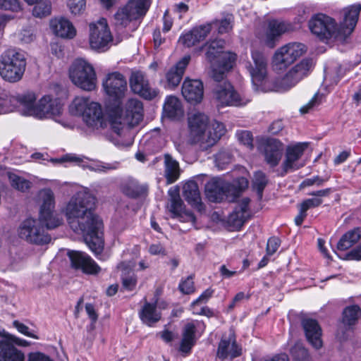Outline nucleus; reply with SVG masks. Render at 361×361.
Masks as SVG:
<instances>
[{
    "label": "nucleus",
    "instance_id": "nucleus-1",
    "mask_svg": "<svg viewBox=\"0 0 361 361\" xmlns=\"http://www.w3.org/2000/svg\"><path fill=\"white\" fill-rule=\"evenodd\" d=\"M96 199L84 188H80L62 209L71 228L81 234L89 248H103L102 221L93 209Z\"/></svg>",
    "mask_w": 361,
    "mask_h": 361
},
{
    "label": "nucleus",
    "instance_id": "nucleus-2",
    "mask_svg": "<svg viewBox=\"0 0 361 361\" xmlns=\"http://www.w3.org/2000/svg\"><path fill=\"white\" fill-rule=\"evenodd\" d=\"M361 6L353 5L345 11L343 22L338 26L336 20L326 15L319 13L311 18L308 25L312 34L321 40L331 38L345 39L353 31L357 20Z\"/></svg>",
    "mask_w": 361,
    "mask_h": 361
},
{
    "label": "nucleus",
    "instance_id": "nucleus-3",
    "mask_svg": "<svg viewBox=\"0 0 361 361\" xmlns=\"http://www.w3.org/2000/svg\"><path fill=\"white\" fill-rule=\"evenodd\" d=\"M188 143L197 145L202 150L214 145L226 131L224 123L214 121L209 124L208 116L200 112L188 116Z\"/></svg>",
    "mask_w": 361,
    "mask_h": 361
},
{
    "label": "nucleus",
    "instance_id": "nucleus-4",
    "mask_svg": "<svg viewBox=\"0 0 361 361\" xmlns=\"http://www.w3.org/2000/svg\"><path fill=\"white\" fill-rule=\"evenodd\" d=\"M63 222V218L54 209L39 213L38 219L28 218L20 224L18 235L20 238L37 245H47L51 240V238L45 232L42 226L47 229H54Z\"/></svg>",
    "mask_w": 361,
    "mask_h": 361
},
{
    "label": "nucleus",
    "instance_id": "nucleus-5",
    "mask_svg": "<svg viewBox=\"0 0 361 361\" xmlns=\"http://www.w3.org/2000/svg\"><path fill=\"white\" fill-rule=\"evenodd\" d=\"M69 111L71 114L81 117L82 122L91 131L103 129L107 126L108 120L102 106L89 97H75L70 104Z\"/></svg>",
    "mask_w": 361,
    "mask_h": 361
},
{
    "label": "nucleus",
    "instance_id": "nucleus-6",
    "mask_svg": "<svg viewBox=\"0 0 361 361\" xmlns=\"http://www.w3.org/2000/svg\"><path fill=\"white\" fill-rule=\"evenodd\" d=\"M225 41L213 40L205 44L207 60L210 63L212 78L216 81L224 79L225 73L230 71L236 60L234 53L224 51Z\"/></svg>",
    "mask_w": 361,
    "mask_h": 361
},
{
    "label": "nucleus",
    "instance_id": "nucleus-7",
    "mask_svg": "<svg viewBox=\"0 0 361 361\" xmlns=\"http://www.w3.org/2000/svg\"><path fill=\"white\" fill-rule=\"evenodd\" d=\"M121 104L119 101L114 109H109L111 128L118 135L122 134L126 126H137L143 118V106L140 100L128 99L124 111L121 108Z\"/></svg>",
    "mask_w": 361,
    "mask_h": 361
},
{
    "label": "nucleus",
    "instance_id": "nucleus-8",
    "mask_svg": "<svg viewBox=\"0 0 361 361\" xmlns=\"http://www.w3.org/2000/svg\"><path fill=\"white\" fill-rule=\"evenodd\" d=\"M25 67L24 55L15 50H7L0 56V75L7 82H16L20 80Z\"/></svg>",
    "mask_w": 361,
    "mask_h": 361
},
{
    "label": "nucleus",
    "instance_id": "nucleus-9",
    "mask_svg": "<svg viewBox=\"0 0 361 361\" xmlns=\"http://www.w3.org/2000/svg\"><path fill=\"white\" fill-rule=\"evenodd\" d=\"M69 78L72 82L82 90H94L97 78L94 67L83 59H77L69 68Z\"/></svg>",
    "mask_w": 361,
    "mask_h": 361
},
{
    "label": "nucleus",
    "instance_id": "nucleus-10",
    "mask_svg": "<svg viewBox=\"0 0 361 361\" xmlns=\"http://www.w3.org/2000/svg\"><path fill=\"white\" fill-rule=\"evenodd\" d=\"M151 0H128L114 14L116 25L126 27L130 22L143 17L147 12Z\"/></svg>",
    "mask_w": 361,
    "mask_h": 361
},
{
    "label": "nucleus",
    "instance_id": "nucleus-11",
    "mask_svg": "<svg viewBox=\"0 0 361 361\" xmlns=\"http://www.w3.org/2000/svg\"><path fill=\"white\" fill-rule=\"evenodd\" d=\"M90 45L92 49L103 52L113 44V36L105 18L90 24Z\"/></svg>",
    "mask_w": 361,
    "mask_h": 361
},
{
    "label": "nucleus",
    "instance_id": "nucleus-12",
    "mask_svg": "<svg viewBox=\"0 0 361 361\" xmlns=\"http://www.w3.org/2000/svg\"><path fill=\"white\" fill-rule=\"evenodd\" d=\"M307 51L305 44L291 42L281 47L275 52L272 59V66L276 71H281L293 63Z\"/></svg>",
    "mask_w": 361,
    "mask_h": 361
},
{
    "label": "nucleus",
    "instance_id": "nucleus-13",
    "mask_svg": "<svg viewBox=\"0 0 361 361\" xmlns=\"http://www.w3.org/2000/svg\"><path fill=\"white\" fill-rule=\"evenodd\" d=\"M4 99L6 100V111L2 112L6 114L12 111L16 107L23 116H33L35 109L37 105V95L33 91H26L15 96L3 95Z\"/></svg>",
    "mask_w": 361,
    "mask_h": 361
},
{
    "label": "nucleus",
    "instance_id": "nucleus-14",
    "mask_svg": "<svg viewBox=\"0 0 361 361\" xmlns=\"http://www.w3.org/2000/svg\"><path fill=\"white\" fill-rule=\"evenodd\" d=\"M214 99L218 106H240L247 104L250 99L241 97L228 82L216 86L213 91Z\"/></svg>",
    "mask_w": 361,
    "mask_h": 361
},
{
    "label": "nucleus",
    "instance_id": "nucleus-15",
    "mask_svg": "<svg viewBox=\"0 0 361 361\" xmlns=\"http://www.w3.org/2000/svg\"><path fill=\"white\" fill-rule=\"evenodd\" d=\"M313 66V61L310 59H305L296 64L279 82V90L286 91L294 87L304 77L308 75Z\"/></svg>",
    "mask_w": 361,
    "mask_h": 361
},
{
    "label": "nucleus",
    "instance_id": "nucleus-16",
    "mask_svg": "<svg viewBox=\"0 0 361 361\" xmlns=\"http://www.w3.org/2000/svg\"><path fill=\"white\" fill-rule=\"evenodd\" d=\"M67 255L71 268L86 275H97L101 271L99 266L87 254L77 250H68Z\"/></svg>",
    "mask_w": 361,
    "mask_h": 361
},
{
    "label": "nucleus",
    "instance_id": "nucleus-17",
    "mask_svg": "<svg viewBox=\"0 0 361 361\" xmlns=\"http://www.w3.org/2000/svg\"><path fill=\"white\" fill-rule=\"evenodd\" d=\"M204 330L205 324L203 322L199 320L188 322L182 329L179 351L185 355L189 354Z\"/></svg>",
    "mask_w": 361,
    "mask_h": 361
},
{
    "label": "nucleus",
    "instance_id": "nucleus-18",
    "mask_svg": "<svg viewBox=\"0 0 361 361\" xmlns=\"http://www.w3.org/2000/svg\"><path fill=\"white\" fill-rule=\"evenodd\" d=\"M252 63L247 62L245 68L250 73L255 90H258L267 76V58L259 51H252Z\"/></svg>",
    "mask_w": 361,
    "mask_h": 361
},
{
    "label": "nucleus",
    "instance_id": "nucleus-19",
    "mask_svg": "<svg viewBox=\"0 0 361 361\" xmlns=\"http://www.w3.org/2000/svg\"><path fill=\"white\" fill-rule=\"evenodd\" d=\"M293 29V25L288 22L276 19L269 20L265 25L259 38L266 45L272 48L282 35Z\"/></svg>",
    "mask_w": 361,
    "mask_h": 361
},
{
    "label": "nucleus",
    "instance_id": "nucleus-20",
    "mask_svg": "<svg viewBox=\"0 0 361 361\" xmlns=\"http://www.w3.org/2000/svg\"><path fill=\"white\" fill-rule=\"evenodd\" d=\"M307 147V142H296L286 147L285 158L281 165L286 173L296 171L305 166L302 157Z\"/></svg>",
    "mask_w": 361,
    "mask_h": 361
},
{
    "label": "nucleus",
    "instance_id": "nucleus-21",
    "mask_svg": "<svg viewBox=\"0 0 361 361\" xmlns=\"http://www.w3.org/2000/svg\"><path fill=\"white\" fill-rule=\"evenodd\" d=\"M106 93L116 103L121 101L128 92L126 78L119 72L109 73L103 82Z\"/></svg>",
    "mask_w": 361,
    "mask_h": 361
},
{
    "label": "nucleus",
    "instance_id": "nucleus-22",
    "mask_svg": "<svg viewBox=\"0 0 361 361\" xmlns=\"http://www.w3.org/2000/svg\"><path fill=\"white\" fill-rule=\"evenodd\" d=\"M168 194L170 197L169 212L173 218H176L182 222H190L194 225L196 221L194 214L183 207V201L180 197V188L176 185L169 188Z\"/></svg>",
    "mask_w": 361,
    "mask_h": 361
},
{
    "label": "nucleus",
    "instance_id": "nucleus-23",
    "mask_svg": "<svg viewBox=\"0 0 361 361\" xmlns=\"http://www.w3.org/2000/svg\"><path fill=\"white\" fill-rule=\"evenodd\" d=\"M63 112V106L60 102L50 95L43 96L37 102L33 114L37 119L52 118L56 121Z\"/></svg>",
    "mask_w": 361,
    "mask_h": 361
},
{
    "label": "nucleus",
    "instance_id": "nucleus-24",
    "mask_svg": "<svg viewBox=\"0 0 361 361\" xmlns=\"http://www.w3.org/2000/svg\"><path fill=\"white\" fill-rule=\"evenodd\" d=\"M241 348L238 345L235 334L230 332L222 336L218 345L216 357L224 361L226 359H233L240 356Z\"/></svg>",
    "mask_w": 361,
    "mask_h": 361
},
{
    "label": "nucleus",
    "instance_id": "nucleus-25",
    "mask_svg": "<svg viewBox=\"0 0 361 361\" xmlns=\"http://www.w3.org/2000/svg\"><path fill=\"white\" fill-rule=\"evenodd\" d=\"M262 149L267 164L274 167L279 164L284 151L282 142L275 138H267L262 142Z\"/></svg>",
    "mask_w": 361,
    "mask_h": 361
},
{
    "label": "nucleus",
    "instance_id": "nucleus-26",
    "mask_svg": "<svg viewBox=\"0 0 361 361\" xmlns=\"http://www.w3.org/2000/svg\"><path fill=\"white\" fill-rule=\"evenodd\" d=\"M130 86L132 91L146 99L155 98L159 92L149 86L148 80L141 71L133 72L130 78Z\"/></svg>",
    "mask_w": 361,
    "mask_h": 361
},
{
    "label": "nucleus",
    "instance_id": "nucleus-27",
    "mask_svg": "<svg viewBox=\"0 0 361 361\" xmlns=\"http://www.w3.org/2000/svg\"><path fill=\"white\" fill-rule=\"evenodd\" d=\"M52 162L62 163L65 161L73 162L83 168H87L95 172H106L109 170L115 169L114 164L104 163L102 161H92L89 163L88 159L76 154H66L60 159H51Z\"/></svg>",
    "mask_w": 361,
    "mask_h": 361
},
{
    "label": "nucleus",
    "instance_id": "nucleus-28",
    "mask_svg": "<svg viewBox=\"0 0 361 361\" xmlns=\"http://www.w3.org/2000/svg\"><path fill=\"white\" fill-rule=\"evenodd\" d=\"M190 60V56H185L178 61L166 73V80L164 82V87L166 89L174 90L180 84L185 70Z\"/></svg>",
    "mask_w": 361,
    "mask_h": 361
},
{
    "label": "nucleus",
    "instance_id": "nucleus-29",
    "mask_svg": "<svg viewBox=\"0 0 361 361\" xmlns=\"http://www.w3.org/2000/svg\"><path fill=\"white\" fill-rule=\"evenodd\" d=\"M212 30L211 24H204L193 27L191 30L182 34L178 39L179 43L186 47H191L204 40Z\"/></svg>",
    "mask_w": 361,
    "mask_h": 361
},
{
    "label": "nucleus",
    "instance_id": "nucleus-30",
    "mask_svg": "<svg viewBox=\"0 0 361 361\" xmlns=\"http://www.w3.org/2000/svg\"><path fill=\"white\" fill-rule=\"evenodd\" d=\"M182 94L188 102H201L204 95L203 83L200 80L185 78L182 85Z\"/></svg>",
    "mask_w": 361,
    "mask_h": 361
},
{
    "label": "nucleus",
    "instance_id": "nucleus-31",
    "mask_svg": "<svg viewBox=\"0 0 361 361\" xmlns=\"http://www.w3.org/2000/svg\"><path fill=\"white\" fill-rule=\"evenodd\" d=\"M228 184L221 178H214L205 185L207 198L214 202H221L227 196Z\"/></svg>",
    "mask_w": 361,
    "mask_h": 361
},
{
    "label": "nucleus",
    "instance_id": "nucleus-32",
    "mask_svg": "<svg viewBox=\"0 0 361 361\" xmlns=\"http://www.w3.org/2000/svg\"><path fill=\"white\" fill-rule=\"evenodd\" d=\"M302 325L308 342L316 349L322 346V329L316 320L305 319Z\"/></svg>",
    "mask_w": 361,
    "mask_h": 361
},
{
    "label": "nucleus",
    "instance_id": "nucleus-33",
    "mask_svg": "<svg viewBox=\"0 0 361 361\" xmlns=\"http://www.w3.org/2000/svg\"><path fill=\"white\" fill-rule=\"evenodd\" d=\"M250 199L243 198L234 211L228 216V224L234 229H240L250 216Z\"/></svg>",
    "mask_w": 361,
    "mask_h": 361
},
{
    "label": "nucleus",
    "instance_id": "nucleus-34",
    "mask_svg": "<svg viewBox=\"0 0 361 361\" xmlns=\"http://www.w3.org/2000/svg\"><path fill=\"white\" fill-rule=\"evenodd\" d=\"M183 195L185 200L198 212L204 210L197 183L194 180L186 182L183 188Z\"/></svg>",
    "mask_w": 361,
    "mask_h": 361
},
{
    "label": "nucleus",
    "instance_id": "nucleus-35",
    "mask_svg": "<svg viewBox=\"0 0 361 361\" xmlns=\"http://www.w3.org/2000/svg\"><path fill=\"white\" fill-rule=\"evenodd\" d=\"M53 32L61 38L72 39L76 35V30L72 23L64 18H56L50 21Z\"/></svg>",
    "mask_w": 361,
    "mask_h": 361
},
{
    "label": "nucleus",
    "instance_id": "nucleus-36",
    "mask_svg": "<svg viewBox=\"0 0 361 361\" xmlns=\"http://www.w3.org/2000/svg\"><path fill=\"white\" fill-rule=\"evenodd\" d=\"M8 341H0V361H24L25 355Z\"/></svg>",
    "mask_w": 361,
    "mask_h": 361
},
{
    "label": "nucleus",
    "instance_id": "nucleus-37",
    "mask_svg": "<svg viewBox=\"0 0 361 361\" xmlns=\"http://www.w3.org/2000/svg\"><path fill=\"white\" fill-rule=\"evenodd\" d=\"M139 317L143 324L152 326L160 320L161 314L156 303L146 301L139 312Z\"/></svg>",
    "mask_w": 361,
    "mask_h": 361
},
{
    "label": "nucleus",
    "instance_id": "nucleus-38",
    "mask_svg": "<svg viewBox=\"0 0 361 361\" xmlns=\"http://www.w3.org/2000/svg\"><path fill=\"white\" fill-rule=\"evenodd\" d=\"M134 267V262L123 261L118 265L121 269H127L121 276L122 284L127 290H133L137 285V276L131 269Z\"/></svg>",
    "mask_w": 361,
    "mask_h": 361
},
{
    "label": "nucleus",
    "instance_id": "nucleus-39",
    "mask_svg": "<svg viewBox=\"0 0 361 361\" xmlns=\"http://www.w3.org/2000/svg\"><path fill=\"white\" fill-rule=\"evenodd\" d=\"M183 113L180 100L174 96L167 97L163 107L164 116L176 118L182 116Z\"/></svg>",
    "mask_w": 361,
    "mask_h": 361
},
{
    "label": "nucleus",
    "instance_id": "nucleus-40",
    "mask_svg": "<svg viewBox=\"0 0 361 361\" xmlns=\"http://www.w3.org/2000/svg\"><path fill=\"white\" fill-rule=\"evenodd\" d=\"M37 202L39 204V213L54 210L55 207V197L49 188H44L38 192Z\"/></svg>",
    "mask_w": 361,
    "mask_h": 361
},
{
    "label": "nucleus",
    "instance_id": "nucleus-41",
    "mask_svg": "<svg viewBox=\"0 0 361 361\" xmlns=\"http://www.w3.org/2000/svg\"><path fill=\"white\" fill-rule=\"evenodd\" d=\"M164 164L165 176L167 180V183H173L178 180L180 176L178 162L173 159L170 154H166L164 155Z\"/></svg>",
    "mask_w": 361,
    "mask_h": 361
},
{
    "label": "nucleus",
    "instance_id": "nucleus-42",
    "mask_svg": "<svg viewBox=\"0 0 361 361\" xmlns=\"http://www.w3.org/2000/svg\"><path fill=\"white\" fill-rule=\"evenodd\" d=\"M143 150L146 152L155 153L160 151L165 145L164 138L159 135H147L141 141Z\"/></svg>",
    "mask_w": 361,
    "mask_h": 361
},
{
    "label": "nucleus",
    "instance_id": "nucleus-43",
    "mask_svg": "<svg viewBox=\"0 0 361 361\" xmlns=\"http://www.w3.org/2000/svg\"><path fill=\"white\" fill-rule=\"evenodd\" d=\"M331 192L330 188L320 190L308 193L309 195L314 196L313 198L306 199L301 202L299 207L304 210L305 212L311 208L319 207L322 203L321 197L329 195Z\"/></svg>",
    "mask_w": 361,
    "mask_h": 361
},
{
    "label": "nucleus",
    "instance_id": "nucleus-44",
    "mask_svg": "<svg viewBox=\"0 0 361 361\" xmlns=\"http://www.w3.org/2000/svg\"><path fill=\"white\" fill-rule=\"evenodd\" d=\"M361 237V228H356L345 233L338 243L337 248H350Z\"/></svg>",
    "mask_w": 361,
    "mask_h": 361
},
{
    "label": "nucleus",
    "instance_id": "nucleus-45",
    "mask_svg": "<svg viewBox=\"0 0 361 361\" xmlns=\"http://www.w3.org/2000/svg\"><path fill=\"white\" fill-rule=\"evenodd\" d=\"M361 237V228H356L345 233L338 243L337 248H350Z\"/></svg>",
    "mask_w": 361,
    "mask_h": 361
},
{
    "label": "nucleus",
    "instance_id": "nucleus-46",
    "mask_svg": "<svg viewBox=\"0 0 361 361\" xmlns=\"http://www.w3.org/2000/svg\"><path fill=\"white\" fill-rule=\"evenodd\" d=\"M6 175L12 187L20 191L25 192L31 187V183L30 181L11 171H6Z\"/></svg>",
    "mask_w": 361,
    "mask_h": 361
},
{
    "label": "nucleus",
    "instance_id": "nucleus-47",
    "mask_svg": "<svg viewBox=\"0 0 361 361\" xmlns=\"http://www.w3.org/2000/svg\"><path fill=\"white\" fill-rule=\"evenodd\" d=\"M6 175L12 187L20 191L25 192L31 187V183L30 181L11 171H6Z\"/></svg>",
    "mask_w": 361,
    "mask_h": 361
},
{
    "label": "nucleus",
    "instance_id": "nucleus-48",
    "mask_svg": "<svg viewBox=\"0 0 361 361\" xmlns=\"http://www.w3.org/2000/svg\"><path fill=\"white\" fill-rule=\"evenodd\" d=\"M360 308L357 305L347 307L343 312V323L344 325L351 326L354 325L358 318Z\"/></svg>",
    "mask_w": 361,
    "mask_h": 361
},
{
    "label": "nucleus",
    "instance_id": "nucleus-49",
    "mask_svg": "<svg viewBox=\"0 0 361 361\" xmlns=\"http://www.w3.org/2000/svg\"><path fill=\"white\" fill-rule=\"evenodd\" d=\"M32 14L37 18L45 17L51 13V5L49 0H39L35 3Z\"/></svg>",
    "mask_w": 361,
    "mask_h": 361
},
{
    "label": "nucleus",
    "instance_id": "nucleus-50",
    "mask_svg": "<svg viewBox=\"0 0 361 361\" xmlns=\"http://www.w3.org/2000/svg\"><path fill=\"white\" fill-rule=\"evenodd\" d=\"M266 175L262 171H257L253 178L252 187L257 191L259 199L262 197L263 190L267 184Z\"/></svg>",
    "mask_w": 361,
    "mask_h": 361
},
{
    "label": "nucleus",
    "instance_id": "nucleus-51",
    "mask_svg": "<svg viewBox=\"0 0 361 361\" xmlns=\"http://www.w3.org/2000/svg\"><path fill=\"white\" fill-rule=\"evenodd\" d=\"M338 258L343 260H361V250H331Z\"/></svg>",
    "mask_w": 361,
    "mask_h": 361
},
{
    "label": "nucleus",
    "instance_id": "nucleus-52",
    "mask_svg": "<svg viewBox=\"0 0 361 361\" xmlns=\"http://www.w3.org/2000/svg\"><path fill=\"white\" fill-rule=\"evenodd\" d=\"M233 16L231 14H226L221 20H215L210 23L218 24V32L221 34L229 32L233 27Z\"/></svg>",
    "mask_w": 361,
    "mask_h": 361
},
{
    "label": "nucleus",
    "instance_id": "nucleus-53",
    "mask_svg": "<svg viewBox=\"0 0 361 361\" xmlns=\"http://www.w3.org/2000/svg\"><path fill=\"white\" fill-rule=\"evenodd\" d=\"M122 191L127 196L136 197L141 194L142 190L137 183L132 181L125 184L122 188Z\"/></svg>",
    "mask_w": 361,
    "mask_h": 361
},
{
    "label": "nucleus",
    "instance_id": "nucleus-54",
    "mask_svg": "<svg viewBox=\"0 0 361 361\" xmlns=\"http://www.w3.org/2000/svg\"><path fill=\"white\" fill-rule=\"evenodd\" d=\"M68 7L72 14L80 15L86 8V0H68Z\"/></svg>",
    "mask_w": 361,
    "mask_h": 361
},
{
    "label": "nucleus",
    "instance_id": "nucleus-55",
    "mask_svg": "<svg viewBox=\"0 0 361 361\" xmlns=\"http://www.w3.org/2000/svg\"><path fill=\"white\" fill-rule=\"evenodd\" d=\"M231 161V157L229 152L221 151L215 155L216 166L221 170L225 169L226 165Z\"/></svg>",
    "mask_w": 361,
    "mask_h": 361
},
{
    "label": "nucleus",
    "instance_id": "nucleus-56",
    "mask_svg": "<svg viewBox=\"0 0 361 361\" xmlns=\"http://www.w3.org/2000/svg\"><path fill=\"white\" fill-rule=\"evenodd\" d=\"M13 325L20 334L32 338H39L37 332L35 330L30 329L28 326L20 322L19 321H13Z\"/></svg>",
    "mask_w": 361,
    "mask_h": 361
},
{
    "label": "nucleus",
    "instance_id": "nucleus-57",
    "mask_svg": "<svg viewBox=\"0 0 361 361\" xmlns=\"http://www.w3.org/2000/svg\"><path fill=\"white\" fill-rule=\"evenodd\" d=\"M291 354L295 361H309V353L306 348L296 345L291 349Z\"/></svg>",
    "mask_w": 361,
    "mask_h": 361
},
{
    "label": "nucleus",
    "instance_id": "nucleus-58",
    "mask_svg": "<svg viewBox=\"0 0 361 361\" xmlns=\"http://www.w3.org/2000/svg\"><path fill=\"white\" fill-rule=\"evenodd\" d=\"M196 301H193L191 304V310L194 314L204 315L210 317L213 315V312L207 306H202Z\"/></svg>",
    "mask_w": 361,
    "mask_h": 361
},
{
    "label": "nucleus",
    "instance_id": "nucleus-59",
    "mask_svg": "<svg viewBox=\"0 0 361 361\" xmlns=\"http://www.w3.org/2000/svg\"><path fill=\"white\" fill-rule=\"evenodd\" d=\"M178 287L180 291L184 294H190L194 293L195 286L192 277L188 276L186 279L182 281Z\"/></svg>",
    "mask_w": 361,
    "mask_h": 361
},
{
    "label": "nucleus",
    "instance_id": "nucleus-60",
    "mask_svg": "<svg viewBox=\"0 0 361 361\" xmlns=\"http://www.w3.org/2000/svg\"><path fill=\"white\" fill-rule=\"evenodd\" d=\"M0 8L16 12L20 10V4L19 0H0Z\"/></svg>",
    "mask_w": 361,
    "mask_h": 361
},
{
    "label": "nucleus",
    "instance_id": "nucleus-61",
    "mask_svg": "<svg viewBox=\"0 0 361 361\" xmlns=\"http://www.w3.org/2000/svg\"><path fill=\"white\" fill-rule=\"evenodd\" d=\"M238 140L244 145L247 146L250 149L253 147L252 145V136L250 132L247 130H243L237 133Z\"/></svg>",
    "mask_w": 361,
    "mask_h": 361
},
{
    "label": "nucleus",
    "instance_id": "nucleus-62",
    "mask_svg": "<svg viewBox=\"0 0 361 361\" xmlns=\"http://www.w3.org/2000/svg\"><path fill=\"white\" fill-rule=\"evenodd\" d=\"M0 336H3L4 338H6L8 339V341H12L16 345H20V346H28L30 343L27 341L18 338L15 336L11 335L8 333L6 332L4 329L0 330Z\"/></svg>",
    "mask_w": 361,
    "mask_h": 361
},
{
    "label": "nucleus",
    "instance_id": "nucleus-63",
    "mask_svg": "<svg viewBox=\"0 0 361 361\" xmlns=\"http://www.w3.org/2000/svg\"><path fill=\"white\" fill-rule=\"evenodd\" d=\"M27 361H55L49 355L39 351L30 353Z\"/></svg>",
    "mask_w": 361,
    "mask_h": 361
},
{
    "label": "nucleus",
    "instance_id": "nucleus-64",
    "mask_svg": "<svg viewBox=\"0 0 361 361\" xmlns=\"http://www.w3.org/2000/svg\"><path fill=\"white\" fill-rule=\"evenodd\" d=\"M326 181V179L321 178L319 176H313L310 178H306L302 181L301 183V186L307 187V186H312V185H317V186H321L323 185V183Z\"/></svg>",
    "mask_w": 361,
    "mask_h": 361
}]
</instances>
